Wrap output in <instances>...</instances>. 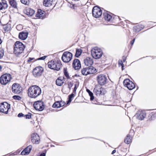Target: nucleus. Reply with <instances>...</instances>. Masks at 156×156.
Returning a JSON list of instances; mask_svg holds the SVG:
<instances>
[{
  "instance_id": "11",
  "label": "nucleus",
  "mask_w": 156,
  "mask_h": 156,
  "mask_svg": "<svg viewBox=\"0 0 156 156\" xmlns=\"http://www.w3.org/2000/svg\"><path fill=\"white\" fill-rule=\"evenodd\" d=\"M44 71L43 68L41 66H37L34 69L33 74L35 77L41 76Z\"/></svg>"
},
{
  "instance_id": "26",
  "label": "nucleus",
  "mask_w": 156,
  "mask_h": 156,
  "mask_svg": "<svg viewBox=\"0 0 156 156\" xmlns=\"http://www.w3.org/2000/svg\"><path fill=\"white\" fill-rule=\"evenodd\" d=\"M124 142L127 144H129L131 142V139L130 138V136L128 134L126 136V138L124 139Z\"/></svg>"
},
{
  "instance_id": "36",
  "label": "nucleus",
  "mask_w": 156,
  "mask_h": 156,
  "mask_svg": "<svg viewBox=\"0 0 156 156\" xmlns=\"http://www.w3.org/2000/svg\"><path fill=\"white\" fill-rule=\"evenodd\" d=\"M4 55V50L2 48H0V59H1Z\"/></svg>"
},
{
  "instance_id": "13",
  "label": "nucleus",
  "mask_w": 156,
  "mask_h": 156,
  "mask_svg": "<svg viewBox=\"0 0 156 156\" xmlns=\"http://www.w3.org/2000/svg\"><path fill=\"white\" fill-rule=\"evenodd\" d=\"M107 78L105 75L101 74L97 76V80L99 84L101 85H104L106 83Z\"/></svg>"
},
{
  "instance_id": "51",
  "label": "nucleus",
  "mask_w": 156,
  "mask_h": 156,
  "mask_svg": "<svg viewBox=\"0 0 156 156\" xmlns=\"http://www.w3.org/2000/svg\"><path fill=\"white\" fill-rule=\"evenodd\" d=\"M116 150H113L112 152V154H113L116 152Z\"/></svg>"
},
{
  "instance_id": "4",
  "label": "nucleus",
  "mask_w": 156,
  "mask_h": 156,
  "mask_svg": "<svg viewBox=\"0 0 156 156\" xmlns=\"http://www.w3.org/2000/svg\"><path fill=\"white\" fill-rule=\"evenodd\" d=\"M11 79L12 76L10 74H4L0 77V83L2 85H5L10 81Z\"/></svg>"
},
{
  "instance_id": "28",
  "label": "nucleus",
  "mask_w": 156,
  "mask_h": 156,
  "mask_svg": "<svg viewBox=\"0 0 156 156\" xmlns=\"http://www.w3.org/2000/svg\"><path fill=\"white\" fill-rule=\"evenodd\" d=\"M34 13L35 11L33 9H29L27 10V15L32 16L34 14Z\"/></svg>"
},
{
  "instance_id": "52",
  "label": "nucleus",
  "mask_w": 156,
  "mask_h": 156,
  "mask_svg": "<svg viewBox=\"0 0 156 156\" xmlns=\"http://www.w3.org/2000/svg\"><path fill=\"white\" fill-rule=\"evenodd\" d=\"M154 115H155V113L154 112H152V113H151V116H152V115H153V116H154Z\"/></svg>"
},
{
  "instance_id": "45",
  "label": "nucleus",
  "mask_w": 156,
  "mask_h": 156,
  "mask_svg": "<svg viewBox=\"0 0 156 156\" xmlns=\"http://www.w3.org/2000/svg\"><path fill=\"white\" fill-rule=\"evenodd\" d=\"M118 63L119 65H120L121 66L122 65H124V64H123V62L121 60H119L118 61Z\"/></svg>"
},
{
  "instance_id": "32",
  "label": "nucleus",
  "mask_w": 156,
  "mask_h": 156,
  "mask_svg": "<svg viewBox=\"0 0 156 156\" xmlns=\"http://www.w3.org/2000/svg\"><path fill=\"white\" fill-rule=\"evenodd\" d=\"M74 97V94L73 93L71 94L69 96L68 100L67 101V104H68L71 102L73 98Z\"/></svg>"
},
{
  "instance_id": "29",
  "label": "nucleus",
  "mask_w": 156,
  "mask_h": 156,
  "mask_svg": "<svg viewBox=\"0 0 156 156\" xmlns=\"http://www.w3.org/2000/svg\"><path fill=\"white\" fill-rule=\"evenodd\" d=\"M10 5L15 8L17 7V3L14 0H9Z\"/></svg>"
},
{
  "instance_id": "41",
  "label": "nucleus",
  "mask_w": 156,
  "mask_h": 156,
  "mask_svg": "<svg viewBox=\"0 0 156 156\" xmlns=\"http://www.w3.org/2000/svg\"><path fill=\"white\" fill-rule=\"evenodd\" d=\"M73 83L71 82H69L68 83V87L69 88V90H70L71 88L73 87Z\"/></svg>"
},
{
  "instance_id": "24",
  "label": "nucleus",
  "mask_w": 156,
  "mask_h": 156,
  "mask_svg": "<svg viewBox=\"0 0 156 156\" xmlns=\"http://www.w3.org/2000/svg\"><path fill=\"white\" fill-rule=\"evenodd\" d=\"M105 19L107 21H111L112 20V15L107 12L103 13Z\"/></svg>"
},
{
  "instance_id": "40",
  "label": "nucleus",
  "mask_w": 156,
  "mask_h": 156,
  "mask_svg": "<svg viewBox=\"0 0 156 156\" xmlns=\"http://www.w3.org/2000/svg\"><path fill=\"white\" fill-rule=\"evenodd\" d=\"M10 27H7V25H6L4 27V29L5 31H9L10 30Z\"/></svg>"
},
{
  "instance_id": "49",
  "label": "nucleus",
  "mask_w": 156,
  "mask_h": 156,
  "mask_svg": "<svg viewBox=\"0 0 156 156\" xmlns=\"http://www.w3.org/2000/svg\"><path fill=\"white\" fill-rule=\"evenodd\" d=\"M45 153H43L40 154V156H45Z\"/></svg>"
},
{
  "instance_id": "16",
  "label": "nucleus",
  "mask_w": 156,
  "mask_h": 156,
  "mask_svg": "<svg viewBox=\"0 0 156 156\" xmlns=\"http://www.w3.org/2000/svg\"><path fill=\"white\" fill-rule=\"evenodd\" d=\"M135 116L139 120H142L146 116V114L144 111L139 110L137 112Z\"/></svg>"
},
{
  "instance_id": "22",
  "label": "nucleus",
  "mask_w": 156,
  "mask_h": 156,
  "mask_svg": "<svg viewBox=\"0 0 156 156\" xmlns=\"http://www.w3.org/2000/svg\"><path fill=\"white\" fill-rule=\"evenodd\" d=\"M8 7L7 1L5 0H2L1 2H0V10L6 9Z\"/></svg>"
},
{
  "instance_id": "56",
  "label": "nucleus",
  "mask_w": 156,
  "mask_h": 156,
  "mask_svg": "<svg viewBox=\"0 0 156 156\" xmlns=\"http://www.w3.org/2000/svg\"><path fill=\"white\" fill-rule=\"evenodd\" d=\"M72 0L73 1H78L79 0Z\"/></svg>"
},
{
  "instance_id": "39",
  "label": "nucleus",
  "mask_w": 156,
  "mask_h": 156,
  "mask_svg": "<svg viewBox=\"0 0 156 156\" xmlns=\"http://www.w3.org/2000/svg\"><path fill=\"white\" fill-rule=\"evenodd\" d=\"M13 98L14 99L17 100H20L21 99V98L18 95L13 96Z\"/></svg>"
},
{
  "instance_id": "9",
  "label": "nucleus",
  "mask_w": 156,
  "mask_h": 156,
  "mask_svg": "<svg viewBox=\"0 0 156 156\" xmlns=\"http://www.w3.org/2000/svg\"><path fill=\"white\" fill-rule=\"evenodd\" d=\"M123 83L124 86L129 90H132L135 87L134 83L129 79H125L123 81Z\"/></svg>"
},
{
  "instance_id": "25",
  "label": "nucleus",
  "mask_w": 156,
  "mask_h": 156,
  "mask_svg": "<svg viewBox=\"0 0 156 156\" xmlns=\"http://www.w3.org/2000/svg\"><path fill=\"white\" fill-rule=\"evenodd\" d=\"M53 0H44L43 5L46 7H49L51 5Z\"/></svg>"
},
{
  "instance_id": "7",
  "label": "nucleus",
  "mask_w": 156,
  "mask_h": 156,
  "mask_svg": "<svg viewBox=\"0 0 156 156\" xmlns=\"http://www.w3.org/2000/svg\"><path fill=\"white\" fill-rule=\"evenodd\" d=\"M48 66L51 69L58 71L60 69L61 65L56 62L51 61L48 62Z\"/></svg>"
},
{
  "instance_id": "38",
  "label": "nucleus",
  "mask_w": 156,
  "mask_h": 156,
  "mask_svg": "<svg viewBox=\"0 0 156 156\" xmlns=\"http://www.w3.org/2000/svg\"><path fill=\"white\" fill-rule=\"evenodd\" d=\"M31 113H28L27 114L24 115V117H25L27 119H30L31 118Z\"/></svg>"
},
{
  "instance_id": "47",
  "label": "nucleus",
  "mask_w": 156,
  "mask_h": 156,
  "mask_svg": "<svg viewBox=\"0 0 156 156\" xmlns=\"http://www.w3.org/2000/svg\"><path fill=\"white\" fill-rule=\"evenodd\" d=\"M135 41V39L134 38L131 41V45H133V43Z\"/></svg>"
},
{
  "instance_id": "15",
  "label": "nucleus",
  "mask_w": 156,
  "mask_h": 156,
  "mask_svg": "<svg viewBox=\"0 0 156 156\" xmlns=\"http://www.w3.org/2000/svg\"><path fill=\"white\" fill-rule=\"evenodd\" d=\"M40 138L39 136L36 133H34L31 135V141L34 144H38L39 143Z\"/></svg>"
},
{
  "instance_id": "44",
  "label": "nucleus",
  "mask_w": 156,
  "mask_h": 156,
  "mask_svg": "<svg viewBox=\"0 0 156 156\" xmlns=\"http://www.w3.org/2000/svg\"><path fill=\"white\" fill-rule=\"evenodd\" d=\"M24 116V115L22 113H19L18 115V116L19 117H23V116Z\"/></svg>"
},
{
  "instance_id": "23",
  "label": "nucleus",
  "mask_w": 156,
  "mask_h": 156,
  "mask_svg": "<svg viewBox=\"0 0 156 156\" xmlns=\"http://www.w3.org/2000/svg\"><path fill=\"white\" fill-rule=\"evenodd\" d=\"M28 33L27 32H21L19 34V38L22 40H25L27 37Z\"/></svg>"
},
{
  "instance_id": "34",
  "label": "nucleus",
  "mask_w": 156,
  "mask_h": 156,
  "mask_svg": "<svg viewBox=\"0 0 156 156\" xmlns=\"http://www.w3.org/2000/svg\"><path fill=\"white\" fill-rule=\"evenodd\" d=\"M20 1L22 3L26 5H28L30 3L29 0H20Z\"/></svg>"
},
{
  "instance_id": "14",
  "label": "nucleus",
  "mask_w": 156,
  "mask_h": 156,
  "mask_svg": "<svg viewBox=\"0 0 156 156\" xmlns=\"http://www.w3.org/2000/svg\"><path fill=\"white\" fill-rule=\"evenodd\" d=\"M12 89L13 93L17 94H19L22 90V88L20 85L16 83L12 84Z\"/></svg>"
},
{
  "instance_id": "1",
  "label": "nucleus",
  "mask_w": 156,
  "mask_h": 156,
  "mask_svg": "<svg viewBox=\"0 0 156 156\" xmlns=\"http://www.w3.org/2000/svg\"><path fill=\"white\" fill-rule=\"evenodd\" d=\"M41 93V88L37 86L34 85L29 88L27 94L30 98H35L40 96Z\"/></svg>"
},
{
  "instance_id": "43",
  "label": "nucleus",
  "mask_w": 156,
  "mask_h": 156,
  "mask_svg": "<svg viewBox=\"0 0 156 156\" xmlns=\"http://www.w3.org/2000/svg\"><path fill=\"white\" fill-rule=\"evenodd\" d=\"M60 107L63 106L65 105V102L62 101H60Z\"/></svg>"
},
{
  "instance_id": "53",
  "label": "nucleus",
  "mask_w": 156,
  "mask_h": 156,
  "mask_svg": "<svg viewBox=\"0 0 156 156\" xmlns=\"http://www.w3.org/2000/svg\"><path fill=\"white\" fill-rule=\"evenodd\" d=\"M124 65H122L121 66H122V70H123L124 69Z\"/></svg>"
},
{
  "instance_id": "12",
  "label": "nucleus",
  "mask_w": 156,
  "mask_h": 156,
  "mask_svg": "<svg viewBox=\"0 0 156 156\" xmlns=\"http://www.w3.org/2000/svg\"><path fill=\"white\" fill-rule=\"evenodd\" d=\"M34 107L36 110L42 111L44 108V104L42 101H38L34 103Z\"/></svg>"
},
{
  "instance_id": "37",
  "label": "nucleus",
  "mask_w": 156,
  "mask_h": 156,
  "mask_svg": "<svg viewBox=\"0 0 156 156\" xmlns=\"http://www.w3.org/2000/svg\"><path fill=\"white\" fill-rule=\"evenodd\" d=\"M134 30L135 32H138L140 30L139 26H136L134 27Z\"/></svg>"
},
{
  "instance_id": "33",
  "label": "nucleus",
  "mask_w": 156,
  "mask_h": 156,
  "mask_svg": "<svg viewBox=\"0 0 156 156\" xmlns=\"http://www.w3.org/2000/svg\"><path fill=\"white\" fill-rule=\"evenodd\" d=\"M60 102L59 101H57L55 103L53 104L52 107L53 108H60Z\"/></svg>"
},
{
  "instance_id": "48",
  "label": "nucleus",
  "mask_w": 156,
  "mask_h": 156,
  "mask_svg": "<svg viewBox=\"0 0 156 156\" xmlns=\"http://www.w3.org/2000/svg\"><path fill=\"white\" fill-rule=\"evenodd\" d=\"M122 62H124L126 60V57L124 56H123L122 57Z\"/></svg>"
},
{
  "instance_id": "20",
  "label": "nucleus",
  "mask_w": 156,
  "mask_h": 156,
  "mask_svg": "<svg viewBox=\"0 0 156 156\" xmlns=\"http://www.w3.org/2000/svg\"><path fill=\"white\" fill-rule=\"evenodd\" d=\"M32 148V146L31 145H29L22 151L21 154L22 155H27L28 154L31 150Z\"/></svg>"
},
{
  "instance_id": "35",
  "label": "nucleus",
  "mask_w": 156,
  "mask_h": 156,
  "mask_svg": "<svg viewBox=\"0 0 156 156\" xmlns=\"http://www.w3.org/2000/svg\"><path fill=\"white\" fill-rule=\"evenodd\" d=\"M64 73L65 76L68 79H69V74L67 71L66 69V68H65L64 69Z\"/></svg>"
},
{
  "instance_id": "46",
  "label": "nucleus",
  "mask_w": 156,
  "mask_h": 156,
  "mask_svg": "<svg viewBox=\"0 0 156 156\" xmlns=\"http://www.w3.org/2000/svg\"><path fill=\"white\" fill-rule=\"evenodd\" d=\"M76 84H75V87L74 88V90H73V92H76V90L77 88H76Z\"/></svg>"
},
{
  "instance_id": "18",
  "label": "nucleus",
  "mask_w": 156,
  "mask_h": 156,
  "mask_svg": "<svg viewBox=\"0 0 156 156\" xmlns=\"http://www.w3.org/2000/svg\"><path fill=\"white\" fill-rule=\"evenodd\" d=\"M45 12L41 9H38L36 14V17L37 18L43 19L45 17Z\"/></svg>"
},
{
  "instance_id": "42",
  "label": "nucleus",
  "mask_w": 156,
  "mask_h": 156,
  "mask_svg": "<svg viewBox=\"0 0 156 156\" xmlns=\"http://www.w3.org/2000/svg\"><path fill=\"white\" fill-rule=\"evenodd\" d=\"M47 57V56H43L42 57H41L40 58H39L37 59V60H44Z\"/></svg>"
},
{
  "instance_id": "54",
  "label": "nucleus",
  "mask_w": 156,
  "mask_h": 156,
  "mask_svg": "<svg viewBox=\"0 0 156 156\" xmlns=\"http://www.w3.org/2000/svg\"><path fill=\"white\" fill-rule=\"evenodd\" d=\"M2 40L1 39V38H0V44H1L2 43Z\"/></svg>"
},
{
  "instance_id": "30",
  "label": "nucleus",
  "mask_w": 156,
  "mask_h": 156,
  "mask_svg": "<svg viewBox=\"0 0 156 156\" xmlns=\"http://www.w3.org/2000/svg\"><path fill=\"white\" fill-rule=\"evenodd\" d=\"M82 52V51L81 49H76V53L75 55V56L76 57H78L80 55Z\"/></svg>"
},
{
  "instance_id": "27",
  "label": "nucleus",
  "mask_w": 156,
  "mask_h": 156,
  "mask_svg": "<svg viewBox=\"0 0 156 156\" xmlns=\"http://www.w3.org/2000/svg\"><path fill=\"white\" fill-rule=\"evenodd\" d=\"M62 78H58L56 81V84L59 86H61L63 83V82L62 80Z\"/></svg>"
},
{
  "instance_id": "57",
  "label": "nucleus",
  "mask_w": 156,
  "mask_h": 156,
  "mask_svg": "<svg viewBox=\"0 0 156 156\" xmlns=\"http://www.w3.org/2000/svg\"><path fill=\"white\" fill-rule=\"evenodd\" d=\"M18 27V26H17L16 28H17Z\"/></svg>"
},
{
  "instance_id": "19",
  "label": "nucleus",
  "mask_w": 156,
  "mask_h": 156,
  "mask_svg": "<svg viewBox=\"0 0 156 156\" xmlns=\"http://www.w3.org/2000/svg\"><path fill=\"white\" fill-rule=\"evenodd\" d=\"M103 90V88L100 86H96L94 90V92L96 95L98 96L102 93V90Z\"/></svg>"
},
{
  "instance_id": "55",
  "label": "nucleus",
  "mask_w": 156,
  "mask_h": 156,
  "mask_svg": "<svg viewBox=\"0 0 156 156\" xmlns=\"http://www.w3.org/2000/svg\"><path fill=\"white\" fill-rule=\"evenodd\" d=\"M2 69V67L1 65H0V71Z\"/></svg>"
},
{
  "instance_id": "17",
  "label": "nucleus",
  "mask_w": 156,
  "mask_h": 156,
  "mask_svg": "<svg viewBox=\"0 0 156 156\" xmlns=\"http://www.w3.org/2000/svg\"><path fill=\"white\" fill-rule=\"evenodd\" d=\"M73 66L75 70L80 69L81 67V64L79 59H75L73 62Z\"/></svg>"
},
{
  "instance_id": "2",
  "label": "nucleus",
  "mask_w": 156,
  "mask_h": 156,
  "mask_svg": "<svg viewBox=\"0 0 156 156\" xmlns=\"http://www.w3.org/2000/svg\"><path fill=\"white\" fill-rule=\"evenodd\" d=\"M24 48V45L22 42L19 41H16L14 48V53L16 55H18L23 52Z\"/></svg>"
},
{
  "instance_id": "6",
  "label": "nucleus",
  "mask_w": 156,
  "mask_h": 156,
  "mask_svg": "<svg viewBox=\"0 0 156 156\" xmlns=\"http://www.w3.org/2000/svg\"><path fill=\"white\" fill-rule=\"evenodd\" d=\"M10 108V105L6 102H3L0 104V112H2L7 114Z\"/></svg>"
},
{
  "instance_id": "21",
  "label": "nucleus",
  "mask_w": 156,
  "mask_h": 156,
  "mask_svg": "<svg viewBox=\"0 0 156 156\" xmlns=\"http://www.w3.org/2000/svg\"><path fill=\"white\" fill-rule=\"evenodd\" d=\"M84 62L85 64L87 66H91L93 63L92 59L89 57H86L84 60Z\"/></svg>"
},
{
  "instance_id": "3",
  "label": "nucleus",
  "mask_w": 156,
  "mask_h": 156,
  "mask_svg": "<svg viewBox=\"0 0 156 156\" xmlns=\"http://www.w3.org/2000/svg\"><path fill=\"white\" fill-rule=\"evenodd\" d=\"M91 54L94 58L98 59L100 58L102 56L103 52L100 48L94 47L91 50Z\"/></svg>"
},
{
  "instance_id": "31",
  "label": "nucleus",
  "mask_w": 156,
  "mask_h": 156,
  "mask_svg": "<svg viewBox=\"0 0 156 156\" xmlns=\"http://www.w3.org/2000/svg\"><path fill=\"white\" fill-rule=\"evenodd\" d=\"M87 91L90 97V100L93 101L94 98L93 93L88 89H87Z\"/></svg>"
},
{
  "instance_id": "8",
  "label": "nucleus",
  "mask_w": 156,
  "mask_h": 156,
  "mask_svg": "<svg viewBox=\"0 0 156 156\" xmlns=\"http://www.w3.org/2000/svg\"><path fill=\"white\" fill-rule=\"evenodd\" d=\"M73 57L72 54L68 51L63 53L62 57V59L64 62H68L72 59Z\"/></svg>"
},
{
  "instance_id": "50",
  "label": "nucleus",
  "mask_w": 156,
  "mask_h": 156,
  "mask_svg": "<svg viewBox=\"0 0 156 156\" xmlns=\"http://www.w3.org/2000/svg\"><path fill=\"white\" fill-rule=\"evenodd\" d=\"M34 59L33 58H30L27 61L28 62H30L31 61V60H33Z\"/></svg>"
},
{
  "instance_id": "5",
  "label": "nucleus",
  "mask_w": 156,
  "mask_h": 156,
  "mask_svg": "<svg viewBox=\"0 0 156 156\" xmlns=\"http://www.w3.org/2000/svg\"><path fill=\"white\" fill-rule=\"evenodd\" d=\"M95 69L93 67L90 66L87 67L83 68L81 70L82 74L84 75H87L89 74L94 73L95 72Z\"/></svg>"
},
{
  "instance_id": "10",
  "label": "nucleus",
  "mask_w": 156,
  "mask_h": 156,
  "mask_svg": "<svg viewBox=\"0 0 156 156\" xmlns=\"http://www.w3.org/2000/svg\"><path fill=\"white\" fill-rule=\"evenodd\" d=\"M93 16L95 18H98L101 16L102 14L101 10L98 6H94L92 10Z\"/></svg>"
}]
</instances>
